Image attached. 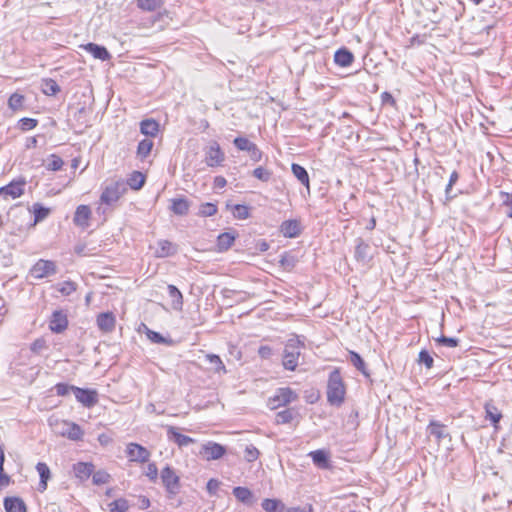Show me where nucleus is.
Returning <instances> with one entry per match:
<instances>
[{
    "mask_svg": "<svg viewBox=\"0 0 512 512\" xmlns=\"http://www.w3.org/2000/svg\"><path fill=\"white\" fill-rule=\"evenodd\" d=\"M25 180L12 181L6 186L0 188V197L16 199L24 193Z\"/></svg>",
    "mask_w": 512,
    "mask_h": 512,
    "instance_id": "nucleus-10",
    "label": "nucleus"
},
{
    "mask_svg": "<svg viewBox=\"0 0 512 512\" xmlns=\"http://www.w3.org/2000/svg\"><path fill=\"white\" fill-rule=\"evenodd\" d=\"M375 135V136H378V133L376 130H366V129H363V130H359V132H357L356 134V137L358 140H361V138H364V140L366 142H370V141H374V140H379L377 137H374L372 138L371 135Z\"/></svg>",
    "mask_w": 512,
    "mask_h": 512,
    "instance_id": "nucleus-55",
    "label": "nucleus"
},
{
    "mask_svg": "<svg viewBox=\"0 0 512 512\" xmlns=\"http://www.w3.org/2000/svg\"><path fill=\"white\" fill-rule=\"evenodd\" d=\"M280 232L284 237L295 238L300 232V223L297 220H285L280 225Z\"/></svg>",
    "mask_w": 512,
    "mask_h": 512,
    "instance_id": "nucleus-20",
    "label": "nucleus"
},
{
    "mask_svg": "<svg viewBox=\"0 0 512 512\" xmlns=\"http://www.w3.org/2000/svg\"><path fill=\"white\" fill-rule=\"evenodd\" d=\"M221 482L217 479L211 478L206 485V490L209 493V495L214 496L217 494Z\"/></svg>",
    "mask_w": 512,
    "mask_h": 512,
    "instance_id": "nucleus-58",
    "label": "nucleus"
},
{
    "mask_svg": "<svg viewBox=\"0 0 512 512\" xmlns=\"http://www.w3.org/2000/svg\"><path fill=\"white\" fill-rule=\"evenodd\" d=\"M127 190L128 188H126L124 179H111V181L106 183L103 187L100 201L102 204L113 205L126 194Z\"/></svg>",
    "mask_w": 512,
    "mask_h": 512,
    "instance_id": "nucleus-2",
    "label": "nucleus"
},
{
    "mask_svg": "<svg viewBox=\"0 0 512 512\" xmlns=\"http://www.w3.org/2000/svg\"><path fill=\"white\" fill-rule=\"evenodd\" d=\"M136 3L142 11L154 12L163 6L164 0H136Z\"/></svg>",
    "mask_w": 512,
    "mask_h": 512,
    "instance_id": "nucleus-34",
    "label": "nucleus"
},
{
    "mask_svg": "<svg viewBox=\"0 0 512 512\" xmlns=\"http://www.w3.org/2000/svg\"><path fill=\"white\" fill-rule=\"evenodd\" d=\"M262 508L265 512H284L285 505L278 499H264Z\"/></svg>",
    "mask_w": 512,
    "mask_h": 512,
    "instance_id": "nucleus-36",
    "label": "nucleus"
},
{
    "mask_svg": "<svg viewBox=\"0 0 512 512\" xmlns=\"http://www.w3.org/2000/svg\"><path fill=\"white\" fill-rule=\"evenodd\" d=\"M153 147V141L151 139L145 138L139 142L137 147V157L141 160H144L148 157Z\"/></svg>",
    "mask_w": 512,
    "mask_h": 512,
    "instance_id": "nucleus-39",
    "label": "nucleus"
},
{
    "mask_svg": "<svg viewBox=\"0 0 512 512\" xmlns=\"http://www.w3.org/2000/svg\"><path fill=\"white\" fill-rule=\"evenodd\" d=\"M204 161L208 167H219L225 161V154L216 141H210L204 148Z\"/></svg>",
    "mask_w": 512,
    "mask_h": 512,
    "instance_id": "nucleus-4",
    "label": "nucleus"
},
{
    "mask_svg": "<svg viewBox=\"0 0 512 512\" xmlns=\"http://www.w3.org/2000/svg\"><path fill=\"white\" fill-rule=\"evenodd\" d=\"M189 202L186 198H174L172 199L171 211L176 215H186L189 211Z\"/></svg>",
    "mask_w": 512,
    "mask_h": 512,
    "instance_id": "nucleus-31",
    "label": "nucleus"
},
{
    "mask_svg": "<svg viewBox=\"0 0 512 512\" xmlns=\"http://www.w3.org/2000/svg\"><path fill=\"white\" fill-rule=\"evenodd\" d=\"M381 101L383 105H389L391 107H395L396 105L394 97L389 92H383L381 94Z\"/></svg>",
    "mask_w": 512,
    "mask_h": 512,
    "instance_id": "nucleus-63",
    "label": "nucleus"
},
{
    "mask_svg": "<svg viewBox=\"0 0 512 512\" xmlns=\"http://www.w3.org/2000/svg\"><path fill=\"white\" fill-rule=\"evenodd\" d=\"M148 339L156 344H168L170 345L172 343V340H168L164 338L159 332L152 331L150 329L147 330L146 333Z\"/></svg>",
    "mask_w": 512,
    "mask_h": 512,
    "instance_id": "nucleus-46",
    "label": "nucleus"
},
{
    "mask_svg": "<svg viewBox=\"0 0 512 512\" xmlns=\"http://www.w3.org/2000/svg\"><path fill=\"white\" fill-rule=\"evenodd\" d=\"M145 475L151 480L156 481L158 477V469L155 463H149L146 468Z\"/></svg>",
    "mask_w": 512,
    "mask_h": 512,
    "instance_id": "nucleus-59",
    "label": "nucleus"
},
{
    "mask_svg": "<svg viewBox=\"0 0 512 512\" xmlns=\"http://www.w3.org/2000/svg\"><path fill=\"white\" fill-rule=\"evenodd\" d=\"M233 142H234V145L236 146V148L241 151L248 152L254 146V143L245 137H237L234 139Z\"/></svg>",
    "mask_w": 512,
    "mask_h": 512,
    "instance_id": "nucleus-48",
    "label": "nucleus"
},
{
    "mask_svg": "<svg viewBox=\"0 0 512 512\" xmlns=\"http://www.w3.org/2000/svg\"><path fill=\"white\" fill-rule=\"evenodd\" d=\"M63 164L64 162L59 156L52 154L47 164V169L51 171H58L62 168Z\"/></svg>",
    "mask_w": 512,
    "mask_h": 512,
    "instance_id": "nucleus-53",
    "label": "nucleus"
},
{
    "mask_svg": "<svg viewBox=\"0 0 512 512\" xmlns=\"http://www.w3.org/2000/svg\"><path fill=\"white\" fill-rule=\"evenodd\" d=\"M75 387L67 383H58L54 386V390L58 396H67L70 392L74 393Z\"/></svg>",
    "mask_w": 512,
    "mask_h": 512,
    "instance_id": "nucleus-51",
    "label": "nucleus"
},
{
    "mask_svg": "<svg viewBox=\"0 0 512 512\" xmlns=\"http://www.w3.org/2000/svg\"><path fill=\"white\" fill-rule=\"evenodd\" d=\"M235 237H236L235 234L231 233V232L221 233L217 237V247H218L219 251L228 250L234 243Z\"/></svg>",
    "mask_w": 512,
    "mask_h": 512,
    "instance_id": "nucleus-33",
    "label": "nucleus"
},
{
    "mask_svg": "<svg viewBox=\"0 0 512 512\" xmlns=\"http://www.w3.org/2000/svg\"><path fill=\"white\" fill-rule=\"evenodd\" d=\"M200 454L207 461L218 460L226 454V447L219 443L209 441L202 445Z\"/></svg>",
    "mask_w": 512,
    "mask_h": 512,
    "instance_id": "nucleus-8",
    "label": "nucleus"
},
{
    "mask_svg": "<svg viewBox=\"0 0 512 512\" xmlns=\"http://www.w3.org/2000/svg\"><path fill=\"white\" fill-rule=\"evenodd\" d=\"M94 471V466L91 463L78 462L74 465V473L80 480L88 479Z\"/></svg>",
    "mask_w": 512,
    "mask_h": 512,
    "instance_id": "nucleus-30",
    "label": "nucleus"
},
{
    "mask_svg": "<svg viewBox=\"0 0 512 512\" xmlns=\"http://www.w3.org/2000/svg\"><path fill=\"white\" fill-rule=\"evenodd\" d=\"M167 437L170 441L176 443L179 448L187 447L190 444L195 443V439L179 433L178 428L174 426L167 427Z\"/></svg>",
    "mask_w": 512,
    "mask_h": 512,
    "instance_id": "nucleus-14",
    "label": "nucleus"
},
{
    "mask_svg": "<svg viewBox=\"0 0 512 512\" xmlns=\"http://www.w3.org/2000/svg\"><path fill=\"white\" fill-rule=\"evenodd\" d=\"M436 342L441 346L453 348L458 346L459 340L453 337L441 336L438 339H436Z\"/></svg>",
    "mask_w": 512,
    "mask_h": 512,
    "instance_id": "nucleus-57",
    "label": "nucleus"
},
{
    "mask_svg": "<svg viewBox=\"0 0 512 512\" xmlns=\"http://www.w3.org/2000/svg\"><path fill=\"white\" fill-rule=\"evenodd\" d=\"M50 210L39 203L33 205V213L35 222L42 221L49 215Z\"/></svg>",
    "mask_w": 512,
    "mask_h": 512,
    "instance_id": "nucleus-45",
    "label": "nucleus"
},
{
    "mask_svg": "<svg viewBox=\"0 0 512 512\" xmlns=\"http://www.w3.org/2000/svg\"><path fill=\"white\" fill-rule=\"evenodd\" d=\"M8 107L12 111H21L25 107V97L24 95L15 92L8 99Z\"/></svg>",
    "mask_w": 512,
    "mask_h": 512,
    "instance_id": "nucleus-37",
    "label": "nucleus"
},
{
    "mask_svg": "<svg viewBox=\"0 0 512 512\" xmlns=\"http://www.w3.org/2000/svg\"><path fill=\"white\" fill-rule=\"evenodd\" d=\"M297 397V394L291 388H279L276 390L275 395L269 399V404L272 409H276L295 401Z\"/></svg>",
    "mask_w": 512,
    "mask_h": 512,
    "instance_id": "nucleus-5",
    "label": "nucleus"
},
{
    "mask_svg": "<svg viewBox=\"0 0 512 512\" xmlns=\"http://www.w3.org/2000/svg\"><path fill=\"white\" fill-rule=\"evenodd\" d=\"M56 272V264L51 260L40 259L31 268V274L36 279H42L49 275H54Z\"/></svg>",
    "mask_w": 512,
    "mask_h": 512,
    "instance_id": "nucleus-6",
    "label": "nucleus"
},
{
    "mask_svg": "<svg viewBox=\"0 0 512 512\" xmlns=\"http://www.w3.org/2000/svg\"><path fill=\"white\" fill-rule=\"evenodd\" d=\"M3 505L6 512H26L25 502L20 497H5Z\"/></svg>",
    "mask_w": 512,
    "mask_h": 512,
    "instance_id": "nucleus-22",
    "label": "nucleus"
},
{
    "mask_svg": "<svg viewBox=\"0 0 512 512\" xmlns=\"http://www.w3.org/2000/svg\"><path fill=\"white\" fill-rule=\"evenodd\" d=\"M91 217V209L87 205H79L75 211L73 221L75 225L87 228L89 223L88 220Z\"/></svg>",
    "mask_w": 512,
    "mask_h": 512,
    "instance_id": "nucleus-16",
    "label": "nucleus"
},
{
    "mask_svg": "<svg viewBox=\"0 0 512 512\" xmlns=\"http://www.w3.org/2000/svg\"><path fill=\"white\" fill-rule=\"evenodd\" d=\"M126 454L131 462L145 463L151 456L150 451L138 443H129L126 447Z\"/></svg>",
    "mask_w": 512,
    "mask_h": 512,
    "instance_id": "nucleus-7",
    "label": "nucleus"
},
{
    "mask_svg": "<svg viewBox=\"0 0 512 512\" xmlns=\"http://www.w3.org/2000/svg\"><path fill=\"white\" fill-rule=\"evenodd\" d=\"M177 253V245L169 240H159L157 243L156 256L165 258Z\"/></svg>",
    "mask_w": 512,
    "mask_h": 512,
    "instance_id": "nucleus-21",
    "label": "nucleus"
},
{
    "mask_svg": "<svg viewBox=\"0 0 512 512\" xmlns=\"http://www.w3.org/2000/svg\"><path fill=\"white\" fill-rule=\"evenodd\" d=\"M419 362L424 364L426 368L430 369L433 367V357L426 350H421L419 353Z\"/></svg>",
    "mask_w": 512,
    "mask_h": 512,
    "instance_id": "nucleus-56",
    "label": "nucleus"
},
{
    "mask_svg": "<svg viewBox=\"0 0 512 512\" xmlns=\"http://www.w3.org/2000/svg\"><path fill=\"white\" fill-rule=\"evenodd\" d=\"M355 252L354 257L357 262L366 265L371 259L370 250L371 247L368 243H366L362 238H357L355 240Z\"/></svg>",
    "mask_w": 512,
    "mask_h": 512,
    "instance_id": "nucleus-12",
    "label": "nucleus"
},
{
    "mask_svg": "<svg viewBox=\"0 0 512 512\" xmlns=\"http://www.w3.org/2000/svg\"><path fill=\"white\" fill-rule=\"evenodd\" d=\"M334 61L341 67H348L353 63L354 55L347 48L343 47L335 52Z\"/></svg>",
    "mask_w": 512,
    "mask_h": 512,
    "instance_id": "nucleus-24",
    "label": "nucleus"
},
{
    "mask_svg": "<svg viewBox=\"0 0 512 512\" xmlns=\"http://www.w3.org/2000/svg\"><path fill=\"white\" fill-rule=\"evenodd\" d=\"M97 325L102 332L109 333L115 327V316L112 312L100 313L97 316Z\"/></svg>",
    "mask_w": 512,
    "mask_h": 512,
    "instance_id": "nucleus-19",
    "label": "nucleus"
},
{
    "mask_svg": "<svg viewBox=\"0 0 512 512\" xmlns=\"http://www.w3.org/2000/svg\"><path fill=\"white\" fill-rule=\"evenodd\" d=\"M253 176L262 182H268L271 179L272 172L262 166L255 168L252 172Z\"/></svg>",
    "mask_w": 512,
    "mask_h": 512,
    "instance_id": "nucleus-47",
    "label": "nucleus"
},
{
    "mask_svg": "<svg viewBox=\"0 0 512 512\" xmlns=\"http://www.w3.org/2000/svg\"><path fill=\"white\" fill-rule=\"evenodd\" d=\"M502 201H503V204L508 207V211L506 212V215L509 218H512V195L509 193H503Z\"/></svg>",
    "mask_w": 512,
    "mask_h": 512,
    "instance_id": "nucleus-60",
    "label": "nucleus"
},
{
    "mask_svg": "<svg viewBox=\"0 0 512 512\" xmlns=\"http://www.w3.org/2000/svg\"><path fill=\"white\" fill-rule=\"evenodd\" d=\"M73 394L76 400L87 408L94 406L98 402V393L96 390L75 387Z\"/></svg>",
    "mask_w": 512,
    "mask_h": 512,
    "instance_id": "nucleus-9",
    "label": "nucleus"
},
{
    "mask_svg": "<svg viewBox=\"0 0 512 512\" xmlns=\"http://www.w3.org/2000/svg\"><path fill=\"white\" fill-rule=\"evenodd\" d=\"M446 15L444 13L439 12V7H434L432 9V16H431V22L435 24H439L443 21L444 17Z\"/></svg>",
    "mask_w": 512,
    "mask_h": 512,
    "instance_id": "nucleus-62",
    "label": "nucleus"
},
{
    "mask_svg": "<svg viewBox=\"0 0 512 512\" xmlns=\"http://www.w3.org/2000/svg\"><path fill=\"white\" fill-rule=\"evenodd\" d=\"M279 263L285 270H292L296 266L297 258L285 252L281 255Z\"/></svg>",
    "mask_w": 512,
    "mask_h": 512,
    "instance_id": "nucleus-42",
    "label": "nucleus"
},
{
    "mask_svg": "<svg viewBox=\"0 0 512 512\" xmlns=\"http://www.w3.org/2000/svg\"><path fill=\"white\" fill-rule=\"evenodd\" d=\"M308 456L311 457L314 465L320 469H328L331 466L329 453L323 449L311 451Z\"/></svg>",
    "mask_w": 512,
    "mask_h": 512,
    "instance_id": "nucleus-18",
    "label": "nucleus"
},
{
    "mask_svg": "<svg viewBox=\"0 0 512 512\" xmlns=\"http://www.w3.org/2000/svg\"><path fill=\"white\" fill-rule=\"evenodd\" d=\"M36 470L40 476L38 490L43 492L47 489V482L51 477L50 469L46 463L38 462L36 465Z\"/></svg>",
    "mask_w": 512,
    "mask_h": 512,
    "instance_id": "nucleus-27",
    "label": "nucleus"
},
{
    "mask_svg": "<svg viewBox=\"0 0 512 512\" xmlns=\"http://www.w3.org/2000/svg\"><path fill=\"white\" fill-rule=\"evenodd\" d=\"M349 361L351 364L360 371L365 377H369L370 373L366 368L363 358L355 351H349Z\"/></svg>",
    "mask_w": 512,
    "mask_h": 512,
    "instance_id": "nucleus-32",
    "label": "nucleus"
},
{
    "mask_svg": "<svg viewBox=\"0 0 512 512\" xmlns=\"http://www.w3.org/2000/svg\"><path fill=\"white\" fill-rule=\"evenodd\" d=\"M232 493L239 502L247 506H252L256 501L252 491L247 487H234Z\"/></svg>",
    "mask_w": 512,
    "mask_h": 512,
    "instance_id": "nucleus-17",
    "label": "nucleus"
},
{
    "mask_svg": "<svg viewBox=\"0 0 512 512\" xmlns=\"http://www.w3.org/2000/svg\"><path fill=\"white\" fill-rule=\"evenodd\" d=\"M205 360L211 365L210 369L218 375L226 374V367L221 358L216 354H206Z\"/></svg>",
    "mask_w": 512,
    "mask_h": 512,
    "instance_id": "nucleus-28",
    "label": "nucleus"
},
{
    "mask_svg": "<svg viewBox=\"0 0 512 512\" xmlns=\"http://www.w3.org/2000/svg\"><path fill=\"white\" fill-rule=\"evenodd\" d=\"M161 480L170 493H175L179 487V477L175 474L174 470L166 466L161 471Z\"/></svg>",
    "mask_w": 512,
    "mask_h": 512,
    "instance_id": "nucleus-11",
    "label": "nucleus"
},
{
    "mask_svg": "<svg viewBox=\"0 0 512 512\" xmlns=\"http://www.w3.org/2000/svg\"><path fill=\"white\" fill-rule=\"evenodd\" d=\"M61 425L62 428L60 431H58V433L61 434L62 436H65L68 439L74 441L82 439L83 431L78 424L74 422L63 421Z\"/></svg>",
    "mask_w": 512,
    "mask_h": 512,
    "instance_id": "nucleus-13",
    "label": "nucleus"
},
{
    "mask_svg": "<svg viewBox=\"0 0 512 512\" xmlns=\"http://www.w3.org/2000/svg\"><path fill=\"white\" fill-rule=\"evenodd\" d=\"M129 507L125 498H118L108 504L109 512H127Z\"/></svg>",
    "mask_w": 512,
    "mask_h": 512,
    "instance_id": "nucleus-41",
    "label": "nucleus"
},
{
    "mask_svg": "<svg viewBox=\"0 0 512 512\" xmlns=\"http://www.w3.org/2000/svg\"><path fill=\"white\" fill-rule=\"evenodd\" d=\"M83 48L88 53H90L95 59L106 61L111 57L108 50L104 46L95 43H87L83 46Z\"/></svg>",
    "mask_w": 512,
    "mask_h": 512,
    "instance_id": "nucleus-23",
    "label": "nucleus"
},
{
    "mask_svg": "<svg viewBox=\"0 0 512 512\" xmlns=\"http://www.w3.org/2000/svg\"><path fill=\"white\" fill-rule=\"evenodd\" d=\"M41 91L47 96H54L60 91V86L54 79L46 78L41 82Z\"/></svg>",
    "mask_w": 512,
    "mask_h": 512,
    "instance_id": "nucleus-35",
    "label": "nucleus"
},
{
    "mask_svg": "<svg viewBox=\"0 0 512 512\" xmlns=\"http://www.w3.org/2000/svg\"><path fill=\"white\" fill-rule=\"evenodd\" d=\"M217 211L218 208L216 204L207 202L200 205L198 214L202 217H210L215 215Z\"/></svg>",
    "mask_w": 512,
    "mask_h": 512,
    "instance_id": "nucleus-44",
    "label": "nucleus"
},
{
    "mask_svg": "<svg viewBox=\"0 0 512 512\" xmlns=\"http://www.w3.org/2000/svg\"><path fill=\"white\" fill-rule=\"evenodd\" d=\"M233 215L238 219H247L249 217V209L245 205L237 204L234 206Z\"/></svg>",
    "mask_w": 512,
    "mask_h": 512,
    "instance_id": "nucleus-54",
    "label": "nucleus"
},
{
    "mask_svg": "<svg viewBox=\"0 0 512 512\" xmlns=\"http://www.w3.org/2000/svg\"><path fill=\"white\" fill-rule=\"evenodd\" d=\"M167 289H168L169 296L173 300V303L177 304V305H182L183 297H182L181 292L178 290V288L176 286H174V285H168Z\"/></svg>",
    "mask_w": 512,
    "mask_h": 512,
    "instance_id": "nucleus-52",
    "label": "nucleus"
},
{
    "mask_svg": "<svg viewBox=\"0 0 512 512\" xmlns=\"http://www.w3.org/2000/svg\"><path fill=\"white\" fill-rule=\"evenodd\" d=\"M301 346H303V344L298 337L291 338L287 341L285 344L282 361L285 369L294 371L297 368L299 356L301 354Z\"/></svg>",
    "mask_w": 512,
    "mask_h": 512,
    "instance_id": "nucleus-3",
    "label": "nucleus"
},
{
    "mask_svg": "<svg viewBox=\"0 0 512 512\" xmlns=\"http://www.w3.org/2000/svg\"><path fill=\"white\" fill-rule=\"evenodd\" d=\"M484 408L485 419L489 420L494 427H497V424L502 419V413L498 410L492 401L486 402Z\"/></svg>",
    "mask_w": 512,
    "mask_h": 512,
    "instance_id": "nucleus-26",
    "label": "nucleus"
},
{
    "mask_svg": "<svg viewBox=\"0 0 512 512\" xmlns=\"http://www.w3.org/2000/svg\"><path fill=\"white\" fill-rule=\"evenodd\" d=\"M68 326V319L65 313L56 310L52 313L49 321V328L55 333L63 332Z\"/></svg>",
    "mask_w": 512,
    "mask_h": 512,
    "instance_id": "nucleus-15",
    "label": "nucleus"
},
{
    "mask_svg": "<svg viewBox=\"0 0 512 512\" xmlns=\"http://www.w3.org/2000/svg\"><path fill=\"white\" fill-rule=\"evenodd\" d=\"M109 475L106 472L98 471L93 474V482L95 484H104L108 481Z\"/></svg>",
    "mask_w": 512,
    "mask_h": 512,
    "instance_id": "nucleus-61",
    "label": "nucleus"
},
{
    "mask_svg": "<svg viewBox=\"0 0 512 512\" xmlns=\"http://www.w3.org/2000/svg\"><path fill=\"white\" fill-rule=\"evenodd\" d=\"M146 181L145 175L140 171H134L132 172L127 180H124V183L126 184V188L130 187L132 190H140Z\"/></svg>",
    "mask_w": 512,
    "mask_h": 512,
    "instance_id": "nucleus-25",
    "label": "nucleus"
},
{
    "mask_svg": "<svg viewBox=\"0 0 512 512\" xmlns=\"http://www.w3.org/2000/svg\"><path fill=\"white\" fill-rule=\"evenodd\" d=\"M77 285L73 281H64L56 286L58 292L64 296H69L76 291Z\"/></svg>",
    "mask_w": 512,
    "mask_h": 512,
    "instance_id": "nucleus-43",
    "label": "nucleus"
},
{
    "mask_svg": "<svg viewBox=\"0 0 512 512\" xmlns=\"http://www.w3.org/2000/svg\"><path fill=\"white\" fill-rule=\"evenodd\" d=\"M260 455L259 450L254 445H248L244 451V458L247 462H254Z\"/></svg>",
    "mask_w": 512,
    "mask_h": 512,
    "instance_id": "nucleus-50",
    "label": "nucleus"
},
{
    "mask_svg": "<svg viewBox=\"0 0 512 512\" xmlns=\"http://www.w3.org/2000/svg\"><path fill=\"white\" fill-rule=\"evenodd\" d=\"M291 170L293 175L299 180L301 184L307 187L309 186V175L303 166L293 163Z\"/></svg>",
    "mask_w": 512,
    "mask_h": 512,
    "instance_id": "nucleus-38",
    "label": "nucleus"
},
{
    "mask_svg": "<svg viewBox=\"0 0 512 512\" xmlns=\"http://www.w3.org/2000/svg\"><path fill=\"white\" fill-rule=\"evenodd\" d=\"M296 415H297V411L293 408H288V409L279 411L276 414V423L277 424H288L295 418Z\"/></svg>",
    "mask_w": 512,
    "mask_h": 512,
    "instance_id": "nucleus-40",
    "label": "nucleus"
},
{
    "mask_svg": "<svg viewBox=\"0 0 512 512\" xmlns=\"http://www.w3.org/2000/svg\"><path fill=\"white\" fill-rule=\"evenodd\" d=\"M248 153L250 155L251 160H253L254 162H259L262 158V153L255 144L253 148H251V150L248 151Z\"/></svg>",
    "mask_w": 512,
    "mask_h": 512,
    "instance_id": "nucleus-64",
    "label": "nucleus"
},
{
    "mask_svg": "<svg viewBox=\"0 0 512 512\" xmlns=\"http://www.w3.org/2000/svg\"><path fill=\"white\" fill-rule=\"evenodd\" d=\"M427 431L430 435L434 436L438 442L448 436L445 425L436 420L430 421Z\"/></svg>",
    "mask_w": 512,
    "mask_h": 512,
    "instance_id": "nucleus-29",
    "label": "nucleus"
},
{
    "mask_svg": "<svg viewBox=\"0 0 512 512\" xmlns=\"http://www.w3.org/2000/svg\"><path fill=\"white\" fill-rule=\"evenodd\" d=\"M327 402L336 407H340L345 401L346 386L339 369L330 372L327 381Z\"/></svg>",
    "mask_w": 512,
    "mask_h": 512,
    "instance_id": "nucleus-1",
    "label": "nucleus"
},
{
    "mask_svg": "<svg viewBox=\"0 0 512 512\" xmlns=\"http://www.w3.org/2000/svg\"><path fill=\"white\" fill-rule=\"evenodd\" d=\"M459 179V174L457 171H453L450 175V178H449V181H448V184L445 188V194H446V199L449 201V200H452L456 195H452L451 194V191H452V187L453 185L458 181Z\"/></svg>",
    "mask_w": 512,
    "mask_h": 512,
    "instance_id": "nucleus-49",
    "label": "nucleus"
}]
</instances>
